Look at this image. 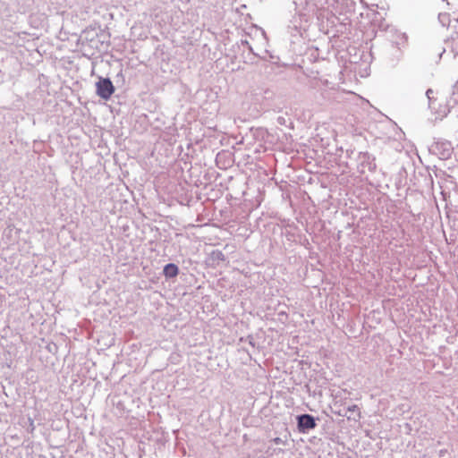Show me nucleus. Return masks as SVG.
<instances>
[{"mask_svg":"<svg viewBox=\"0 0 458 458\" xmlns=\"http://www.w3.org/2000/svg\"><path fill=\"white\" fill-rule=\"evenodd\" d=\"M454 89H458V81L455 83Z\"/></svg>","mask_w":458,"mask_h":458,"instance_id":"nucleus-12","label":"nucleus"},{"mask_svg":"<svg viewBox=\"0 0 458 458\" xmlns=\"http://www.w3.org/2000/svg\"><path fill=\"white\" fill-rule=\"evenodd\" d=\"M213 256L215 257V259H219V260L225 259V256L221 251L213 252Z\"/></svg>","mask_w":458,"mask_h":458,"instance_id":"nucleus-7","label":"nucleus"},{"mask_svg":"<svg viewBox=\"0 0 458 458\" xmlns=\"http://www.w3.org/2000/svg\"><path fill=\"white\" fill-rule=\"evenodd\" d=\"M242 45H247V46L249 47V49H250V51H252V48L249 46L248 41H246V40H245V41H243V40H242Z\"/></svg>","mask_w":458,"mask_h":458,"instance_id":"nucleus-11","label":"nucleus"},{"mask_svg":"<svg viewBox=\"0 0 458 458\" xmlns=\"http://www.w3.org/2000/svg\"><path fill=\"white\" fill-rule=\"evenodd\" d=\"M317 426L316 420L312 415L301 414L297 416V427L301 433H306Z\"/></svg>","mask_w":458,"mask_h":458,"instance_id":"nucleus-3","label":"nucleus"},{"mask_svg":"<svg viewBox=\"0 0 458 458\" xmlns=\"http://www.w3.org/2000/svg\"><path fill=\"white\" fill-rule=\"evenodd\" d=\"M345 412H347V419L349 420H353L354 421H357L360 419V412L359 407L356 404L349 406Z\"/></svg>","mask_w":458,"mask_h":458,"instance_id":"nucleus-5","label":"nucleus"},{"mask_svg":"<svg viewBox=\"0 0 458 458\" xmlns=\"http://www.w3.org/2000/svg\"><path fill=\"white\" fill-rule=\"evenodd\" d=\"M272 441L276 445H284L285 444V442L281 437H275Z\"/></svg>","mask_w":458,"mask_h":458,"instance_id":"nucleus-8","label":"nucleus"},{"mask_svg":"<svg viewBox=\"0 0 458 458\" xmlns=\"http://www.w3.org/2000/svg\"><path fill=\"white\" fill-rule=\"evenodd\" d=\"M432 93H433V90H432V89H428V90H427L426 95H427V97H428V99H430V98H431V97H430V96H431V94H432Z\"/></svg>","mask_w":458,"mask_h":458,"instance_id":"nucleus-10","label":"nucleus"},{"mask_svg":"<svg viewBox=\"0 0 458 458\" xmlns=\"http://www.w3.org/2000/svg\"><path fill=\"white\" fill-rule=\"evenodd\" d=\"M97 94L103 99L110 98L114 91V87L110 79H100L97 83Z\"/></svg>","mask_w":458,"mask_h":458,"instance_id":"nucleus-2","label":"nucleus"},{"mask_svg":"<svg viewBox=\"0 0 458 458\" xmlns=\"http://www.w3.org/2000/svg\"><path fill=\"white\" fill-rule=\"evenodd\" d=\"M377 165L375 157L368 152H360L358 156V169L360 174H365L366 171L373 173L376 171Z\"/></svg>","mask_w":458,"mask_h":458,"instance_id":"nucleus-1","label":"nucleus"},{"mask_svg":"<svg viewBox=\"0 0 458 458\" xmlns=\"http://www.w3.org/2000/svg\"><path fill=\"white\" fill-rule=\"evenodd\" d=\"M326 11L323 10V9H318L317 10V13H316V15H317V18L318 20H323L325 17H326V14H325Z\"/></svg>","mask_w":458,"mask_h":458,"instance_id":"nucleus-6","label":"nucleus"},{"mask_svg":"<svg viewBox=\"0 0 458 458\" xmlns=\"http://www.w3.org/2000/svg\"><path fill=\"white\" fill-rule=\"evenodd\" d=\"M335 413L339 415V416L347 417V412H345V411H344L342 410L336 411H335Z\"/></svg>","mask_w":458,"mask_h":458,"instance_id":"nucleus-9","label":"nucleus"},{"mask_svg":"<svg viewBox=\"0 0 458 458\" xmlns=\"http://www.w3.org/2000/svg\"><path fill=\"white\" fill-rule=\"evenodd\" d=\"M163 273L165 277L167 278H173L175 277L178 273L179 269L178 267L174 263L166 264L164 267Z\"/></svg>","mask_w":458,"mask_h":458,"instance_id":"nucleus-4","label":"nucleus"}]
</instances>
